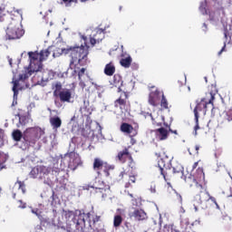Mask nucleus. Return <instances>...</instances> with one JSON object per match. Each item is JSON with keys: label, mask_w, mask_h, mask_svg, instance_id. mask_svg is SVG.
Listing matches in <instances>:
<instances>
[{"label": "nucleus", "mask_w": 232, "mask_h": 232, "mask_svg": "<svg viewBox=\"0 0 232 232\" xmlns=\"http://www.w3.org/2000/svg\"><path fill=\"white\" fill-rule=\"evenodd\" d=\"M82 2H86L88 0H81ZM63 3H64L65 5H68L70 3H77V0H63Z\"/></svg>", "instance_id": "nucleus-43"}, {"label": "nucleus", "mask_w": 232, "mask_h": 232, "mask_svg": "<svg viewBox=\"0 0 232 232\" xmlns=\"http://www.w3.org/2000/svg\"><path fill=\"white\" fill-rule=\"evenodd\" d=\"M61 102H70L72 99V92L70 90H64L57 94Z\"/></svg>", "instance_id": "nucleus-20"}, {"label": "nucleus", "mask_w": 232, "mask_h": 232, "mask_svg": "<svg viewBox=\"0 0 232 232\" xmlns=\"http://www.w3.org/2000/svg\"><path fill=\"white\" fill-rule=\"evenodd\" d=\"M226 120L228 121V122H230V121H232V110H229L227 111Z\"/></svg>", "instance_id": "nucleus-40"}, {"label": "nucleus", "mask_w": 232, "mask_h": 232, "mask_svg": "<svg viewBox=\"0 0 232 232\" xmlns=\"http://www.w3.org/2000/svg\"><path fill=\"white\" fill-rule=\"evenodd\" d=\"M224 50H226V44H224L222 49L219 51L218 55H220L222 53V52H224Z\"/></svg>", "instance_id": "nucleus-49"}, {"label": "nucleus", "mask_w": 232, "mask_h": 232, "mask_svg": "<svg viewBox=\"0 0 232 232\" xmlns=\"http://www.w3.org/2000/svg\"><path fill=\"white\" fill-rule=\"evenodd\" d=\"M104 73L109 77H111V75L115 73V64H113L112 62H110L105 65Z\"/></svg>", "instance_id": "nucleus-23"}, {"label": "nucleus", "mask_w": 232, "mask_h": 232, "mask_svg": "<svg viewBox=\"0 0 232 232\" xmlns=\"http://www.w3.org/2000/svg\"><path fill=\"white\" fill-rule=\"evenodd\" d=\"M2 155H3V152L0 151V157H2Z\"/></svg>", "instance_id": "nucleus-55"}, {"label": "nucleus", "mask_w": 232, "mask_h": 232, "mask_svg": "<svg viewBox=\"0 0 232 232\" xmlns=\"http://www.w3.org/2000/svg\"><path fill=\"white\" fill-rule=\"evenodd\" d=\"M120 130L122 133H126L127 135H131L133 133V126L130 123L122 122L121 124Z\"/></svg>", "instance_id": "nucleus-21"}, {"label": "nucleus", "mask_w": 232, "mask_h": 232, "mask_svg": "<svg viewBox=\"0 0 232 232\" xmlns=\"http://www.w3.org/2000/svg\"><path fill=\"white\" fill-rule=\"evenodd\" d=\"M24 35V30L19 27V24L15 20H12L6 29V39L14 41L15 39H21Z\"/></svg>", "instance_id": "nucleus-8"}, {"label": "nucleus", "mask_w": 232, "mask_h": 232, "mask_svg": "<svg viewBox=\"0 0 232 232\" xmlns=\"http://www.w3.org/2000/svg\"><path fill=\"white\" fill-rule=\"evenodd\" d=\"M15 184H18V188L22 190V193H26V184H24V181L17 180Z\"/></svg>", "instance_id": "nucleus-35"}, {"label": "nucleus", "mask_w": 232, "mask_h": 232, "mask_svg": "<svg viewBox=\"0 0 232 232\" xmlns=\"http://www.w3.org/2000/svg\"><path fill=\"white\" fill-rule=\"evenodd\" d=\"M79 81H80L79 86H80L82 90H84V88H86V83H84V80L82 79V80H79Z\"/></svg>", "instance_id": "nucleus-44"}, {"label": "nucleus", "mask_w": 232, "mask_h": 232, "mask_svg": "<svg viewBox=\"0 0 232 232\" xmlns=\"http://www.w3.org/2000/svg\"><path fill=\"white\" fill-rule=\"evenodd\" d=\"M63 217L66 218V229L69 232H99L102 227L101 216L92 215L90 212L63 210Z\"/></svg>", "instance_id": "nucleus-1"}, {"label": "nucleus", "mask_w": 232, "mask_h": 232, "mask_svg": "<svg viewBox=\"0 0 232 232\" xmlns=\"http://www.w3.org/2000/svg\"><path fill=\"white\" fill-rule=\"evenodd\" d=\"M90 188H93V186H88L87 188H85V189H90Z\"/></svg>", "instance_id": "nucleus-53"}, {"label": "nucleus", "mask_w": 232, "mask_h": 232, "mask_svg": "<svg viewBox=\"0 0 232 232\" xmlns=\"http://www.w3.org/2000/svg\"><path fill=\"white\" fill-rule=\"evenodd\" d=\"M169 131H170V133H174V135H179V132L177 130L169 129Z\"/></svg>", "instance_id": "nucleus-48"}, {"label": "nucleus", "mask_w": 232, "mask_h": 232, "mask_svg": "<svg viewBox=\"0 0 232 232\" xmlns=\"http://www.w3.org/2000/svg\"><path fill=\"white\" fill-rule=\"evenodd\" d=\"M156 155L160 158L158 160V169L165 180L166 177L171 175V173L172 175L180 173V169L171 167V160H173V155L171 153L163 150L161 153H156Z\"/></svg>", "instance_id": "nucleus-3"}, {"label": "nucleus", "mask_w": 232, "mask_h": 232, "mask_svg": "<svg viewBox=\"0 0 232 232\" xmlns=\"http://www.w3.org/2000/svg\"><path fill=\"white\" fill-rule=\"evenodd\" d=\"M192 177H195L199 182L200 180H204L206 175L204 174V169L198 167L196 170V173L192 175Z\"/></svg>", "instance_id": "nucleus-26"}, {"label": "nucleus", "mask_w": 232, "mask_h": 232, "mask_svg": "<svg viewBox=\"0 0 232 232\" xmlns=\"http://www.w3.org/2000/svg\"><path fill=\"white\" fill-rule=\"evenodd\" d=\"M154 133L159 139V140H166L168 137H169V130L164 129V127H160V129H156Z\"/></svg>", "instance_id": "nucleus-18"}, {"label": "nucleus", "mask_w": 232, "mask_h": 232, "mask_svg": "<svg viewBox=\"0 0 232 232\" xmlns=\"http://www.w3.org/2000/svg\"><path fill=\"white\" fill-rule=\"evenodd\" d=\"M130 106V96L125 92H121L120 97L114 101V108H120L121 111H128Z\"/></svg>", "instance_id": "nucleus-11"}, {"label": "nucleus", "mask_w": 232, "mask_h": 232, "mask_svg": "<svg viewBox=\"0 0 232 232\" xmlns=\"http://www.w3.org/2000/svg\"><path fill=\"white\" fill-rule=\"evenodd\" d=\"M160 104L162 108V110H169V103L168 102V99H166V96L164 93L161 94V99L160 100Z\"/></svg>", "instance_id": "nucleus-30"}, {"label": "nucleus", "mask_w": 232, "mask_h": 232, "mask_svg": "<svg viewBox=\"0 0 232 232\" xmlns=\"http://www.w3.org/2000/svg\"><path fill=\"white\" fill-rule=\"evenodd\" d=\"M152 124L154 126H162V123L161 122H157V121H155V119L152 118Z\"/></svg>", "instance_id": "nucleus-46"}, {"label": "nucleus", "mask_w": 232, "mask_h": 232, "mask_svg": "<svg viewBox=\"0 0 232 232\" xmlns=\"http://www.w3.org/2000/svg\"><path fill=\"white\" fill-rule=\"evenodd\" d=\"M51 170L53 171V173H55V174L61 173V169H59L57 167H53V169H51Z\"/></svg>", "instance_id": "nucleus-45"}, {"label": "nucleus", "mask_w": 232, "mask_h": 232, "mask_svg": "<svg viewBox=\"0 0 232 232\" xmlns=\"http://www.w3.org/2000/svg\"><path fill=\"white\" fill-rule=\"evenodd\" d=\"M84 75H86V68H82L78 71V79L79 81H82L84 79Z\"/></svg>", "instance_id": "nucleus-37"}, {"label": "nucleus", "mask_w": 232, "mask_h": 232, "mask_svg": "<svg viewBox=\"0 0 232 232\" xmlns=\"http://www.w3.org/2000/svg\"><path fill=\"white\" fill-rule=\"evenodd\" d=\"M196 200L198 204L200 205L202 209H208V208H215L216 209H220V206L217 203V198L209 195L208 188L206 187H201V188L196 190Z\"/></svg>", "instance_id": "nucleus-4"}, {"label": "nucleus", "mask_w": 232, "mask_h": 232, "mask_svg": "<svg viewBox=\"0 0 232 232\" xmlns=\"http://www.w3.org/2000/svg\"><path fill=\"white\" fill-rule=\"evenodd\" d=\"M215 101V92H209L206 93V98L201 99L199 102L197 103L196 107L194 108V117H196V121L200 119V112L203 115H206V111H208V104H212Z\"/></svg>", "instance_id": "nucleus-5"}, {"label": "nucleus", "mask_w": 232, "mask_h": 232, "mask_svg": "<svg viewBox=\"0 0 232 232\" xmlns=\"http://www.w3.org/2000/svg\"><path fill=\"white\" fill-rule=\"evenodd\" d=\"M82 45L63 49L62 52L65 55L71 57L70 67L77 68V66H86L88 63V55L90 53V45H88V37L82 35Z\"/></svg>", "instance_id": "nucleus-2"}, {"label": "nucleus", "mask_w": 232, "mask_h": 232, "mask_svg": "<svg viewBox=\"0 0 232 232\" xmlns=\"http://www.w3.org/2000/svg\"><path fill=\"white\" fill-rule=\"evenodd\" d=\"M185 182L187 186L195 193L198 191V189H202V184H200V181L195 178V176L190 175L188 178L185 179Z\"/></svg>", "instance_id": "nucleus-14"}, {"label": "nucleus", "mask_w": 232, "mask_h": 232, "mask_svg": "<svg viewBox=\"0 0 232 232\" xmlns=\"http://www.w3.org/2000/svg\"><path fill=\"white\" fill-rule=\"evenodd\" d=\"M29 69L28 73L32 75L33 73H37L39 72H43V61H41V54L39 52H29Z\"/></svg>", "instance_id": "nucleus-6"}, {"label": "nucleus", "mask_w": 232, "mask_h": 232, "mask_svg": "<svg viewBox=\"0 0 232 232\" xmlns=\"http://www.w3.org/2000/svg\"><path fill=\"white\" fill-rule=\"evenodd\" d=\"M63 90V84L61 82H56L55 83V90L53 91V95L54 97H57V94L62 92Z\"/></svg>", "instance_id": "nucleus-36"}, {"label": "nucleus", "mask_w": 232, "mask_h": 232, "mask_svg": "<svg viewBox=\"0 0 232 232\" xmlns=\"http://www.w3.org/2000/svg\"><path fill=\"white\" fill-rule=\"evenodd\" d=\"M195 122H196V125L194 127V135H198L197 131L200 130V125H198V119L197 121V117H195Z\"/></svg>", "instance_id": "nucleus-38"}, {"label": "nucleus", "mask_w": 232, "mask_h": 232, "mask_svg": "<svg viewBox=\"0 0 232 232\" xmlns=\"http://www.w3.org/2000/svg\"><path fill=\"white\" fill-rule=\"evenodd\" d=\"M50 53H51L50 47L45 50H42L40 52V61H42V63L44 61H46V59H48V57H50Z\"/></svg>", "instance_id": "nucleus-29"}, {"label": "nucleus", "mask_w": 232, "mask_h": 232, "mask_svg": "<svg viewBox=\"0 0 232 232\" xmlns=\"http://www.w3.org/2000/svg\"><path fill=\"white\" fill-rule=\"evenodd\" d=\"M163 92H160L159 89H156L153 92H150L149 94V104L150 106H153L154 108H157L159 104H160V99L162 98Z\"/></svg>", "instance_id": "nucleus-12"}, {"label": "nucleus", "mask_w": 232, "mask_h": 232, "mask_svg": "<svg viewBox=\"0 0 232 232\" xmlns=\"http://www.w3.org/2000/svg\"><path fill=\"white\" fill-rule=\"evenodd\" d=\"M3 190V188L0 187V192Z\"/></svg>", "instance_id": "nucleus-56"}, {"label": "nucleus", "mask_w": 232, "mask_h": 232, "mask_svg": "<svg viewBox=\"0 0 232 232\" xmlns=\"http://www.w3.org/2000/svg\"><path fill=\"white\" fill-rule=\"evenodd\" d=\"M12 137L15 142H21V139H24V133L23 134L19 129H16L13 130Z\"/></svg>", "instance_id": "nucleus-25"}, {"label": "nucleus", "mask_w": 232, "mask_h": 232, "mask_svg": "<svg viewBox=\"0 0 232 232\" xmlns=\"http://www.w3.org/2000/svg\"><path fill=\"white\" fill-rule=\"evenodd\" d=\"M122 224V217L121 215L114 216L113 226L114 227H119Z\"/></svg>", "instance_id": "nucleus-34"}, {"label": "nucleus", "mask_w": 232, "mask_h": 232, "mask_svg": "<svg viewBox=\"0 0 232 232\" xmlns=\"http://www.w3.org/2000/svg\"><path fill=\"white\" fill-rule=\"evenodd\" d=\"M19 81H21L20 79L18 80H14L13 81V92H14V99H17V95H19V90H17V88H19Z\"/></svg>", "instance_id": "nucleus-31"}, {"label": "nucleus", "mask_w": 232, "mask_h": 232, "mask_svg": "<svg viewBox=\"0 0 232 232\" xmlns=\"http://www.w3.org/2000/svg\"><path fill=\"white\" fill-rule=\"evenodd\" d=\"M119 180H122L125 183L124 187L126 188H131V184L137 182V178L135 175L128 174L126 171H121L119 175Z\"/></svg>", "instance_id": "nucleus-13"}, {"label": "nucleus", "mask_w": 232, "mask_h": 232, "mask_svg": "<svg viewBox=\"0 0 232 232\" xmlns=\"http://www.w3.org/2000/svg\"><path fill=\"white\" fill-rule=\"evenodd\" d=\"M44 135V130L41 128H30L24 131V140L29 145H35L37 140Z\"/></svg>", "instance_id": "nucleus-7"}, {"label": "nucleus", "mask_w": 232, "mask_h": 232, "mask_svg": "<svg viewBox=\"0 0 232 232\" xmlns=\"http://www.w3.org/2000/svg\"><path fill=\"white\" fill-rule=\"evenodd\" d=\"M194 155H198V150H200V146L199 145H196L194 147L191 148Z\"/></svg>", "instance_id": "nucleus-39"}, {"label": "nucleus", "mask_w": 232, "mask_h": 232, "mask_svg": "<svg viewBox=\"0 0 232 232\" xmlns=\"http://www.w3.org/2000/svg\"><path fill=\"white\" fill-rule=\"evenodd\" d=\"M197 168H198V161H196V162L192 165V171H195V169H197Z\"/></svg>", "instance_id": "nucleus-47"}, {"label": "nucleus", "mask_w": 232, "mask_h": 232, "mask_svg": "<svg viewBox=\"0 0 232 232\" xmlns=\"http://www.w3.org/2000/svg\"><path fill=\"white\" fill-rule=\"evenodd\" d=\"M26 79H28V74L27 73L19 74L18 80L26 81Z\"/></svg>", "instance_id": "nucleus-42"}, {"label": "nucleus", "mask_w": 232, "mask_h": 232, "mask_svg": "<svg viewBox=\"0 0 232 232\" xmlns=\"http://www.w3.org/2000/svg\"><path fill=\"white\" fill-rule=\"evenodd\" d=\"M50 124L54 130H57L58 128H61L63 121H61V118H59L58 116H55L50 119Z\"/></svg>", "instance_id": "nucleus-24"}, {"label": "nucleus", "mask_w": 232, "mask_h": 232, "mask_svg": "<svg viewBox=\"0 0 232 232\" xmlns=\"http://www.w3.org/2000/svg\"><path fill=\"white\" fill-rule=\"evenodd\" d=\"M92 169L98 175H101V171L103 169L105 177H110V171L115 169V166L108 164V162L102 160L101 158H95L92 163Z\"/></svg>", "instance_id": "nucleus-9"}, {"label": "nucleus", "mask_w": 232, "mask_h": 232, "mask_svg": "<svg viewBox=\"0 0 232 232\" xmlns=\"http://www.w3.org/2000/svg\"><path fill=\"white\" fill-rule=\"evenodd\" d=\"M191 89L188 87V91H190Z\"/></svg>", "instance_id": "nucleus-58"}, {"label": "nucleus", "mask_w": 232, "mask_h": 232, "mask_svg": "<svg viewBox=\"0 0 232 232\" xmlns=\"http://www.w3.org/2000/svg\"><path fill=\"white\" fill-rule=\"evenodd\" d=\"M123 81H122V76H121V74L116 73L113 76L112 81L111 82V84L112 86H114L115 88H118V92H122V84H123Z\"/></svg>", "instance_id": "nucleus-19"}, {"label": "nucleus", "mask_w": 232, "mask_h": 232, "mask_svg": "<svg viewBox=\"0 0 232 232\" xmlns=\"http://www.w3.org/2000/svg\"><path fill=\"white\" fill-rule=\"evenodd\" d=\"M32 213H34V215H36V217H38V218L41 220V224H46V222H48V219L43 218V216H41V214L39 213V209H32Z\"/></svg>", "instance_id": "nucleus-33"}, {"label": "nucleus", "mask_w": 232, "mask_h": 232, "mask_svg": "<svg viewBox=\"0 0 232 232\" xmlns=\"http://www.w3.org/2000/svg\"><path fill=\"white\" fill-rule=\"evenodd\" d=\"M172 232H180V231H179V230H177V229H174V230H172Z\"/></svg>", "instance_id": "nucleus-54"}, {"label": "nucleus", "mask_w": 232, "mask_h": 232, "mask_svg": "<svg viewBox=\"0 0 232 232\" xmlns=\"http://www.w3.org/2000/svg\"><path fill=\"white\" fill-rule=\"evenodd\" d=\"M14 198H15V194H14Z\"/></svg>", "instance_id": "nucleus-57"}, {"label": "nucleus", "mask_w": 232, "mask_h": 232, "mask_svg": "<svg viewBox=\"0 0 232 232\" xmlns=\"http://www.w3.org/2000/svg\"><path fill=\"white\" fill-rule=\"evenodd\" d=\"M18 208H20V209L26 208V203L23 202V200H18Z\"/></svg>", "instance_id": "nucleus-41"}, {"label": "nucleus", "mask_w": 232, "mask_h": 232, "mask_svg": "<svg viewBox=\"0 0 232 232\" xmlns=\"http://www.w3.org/2000/svg\"><path fill=\"white\" fill-rule=\"evenodd\" d=\"M3 168H5V166H3V164H0V171L1 169H3Z\"/></svg>", "instance_id": "nucleus-52"}, {"label": "nucleus", "mask_w": 232, "mask_h": 232, "mask_svg": "<svg viewBox=\"0 0 232 232\" xmlns=\"http://www.w3.org/2000/svg\"><path fill=\"white\" fill-rule=\"evenodd\" d=\"M38 168H39V175L41 179L50 175V172L52 171V168L46 167L44 165H40L38 166Z\"/></svg>", "instance_id": "nucleus-22"}, {"label": "nucleus", "mask_w": 232, "mask_h": 232, "mask_svg": "<svg viewBox=\"0 0 232 232\" xmlns=\"http://www.w3.org/2000/svg\"><path fill=\"white\" fill-rule=\"evenodd\" d=\"M65 159H68V168L72 171H75L79 166H82L81 156L74 151L65 154Z\"/></svg>", "instance_id": "nucleus-10"}, {"label": "nucleus", "mask_w": 232, "mask_h": 232, "mask_svg": "<svg viewBox=\"0 0 232 232\" xmlns=\"http://www.w3.org/2000/svg\"><path fill=\"white\" fill-rule=\"evenodd\" d=\"M39 166H36L32 169L30 171V177L31 179H40V174H39Z\"/></svg>", "instance_id": "nucleus-32"}, {"label": "nucleus", "mask_w": 232, "mask_h": 232, "mask_svg": "<svg viewBox=\"0 0 232 232\" xmlns=\"http://www.w3.org/2000/svg\"><path fill=\"white\" fill-rule=\"evenodd\" d=\"M96 193H101L102 198H108V196L111 193L110 187L96 188Z\"/></svg>", "instance_id": "nucleus-27"}, {"label": "nucleus", "mask_w": 232, "mask_h": 232, "mask_svg": "<svg viewBox=\"0 0 232 232\" xmlns=\"http://www.w3.org/2000/svg\"><path fill=\"white\" fill-rule=\"evenodd\" d=\"M130 198H133V194L128 193Z\"/></svg>", "instance_id": "nucleus-51"}, {"label": "nucleus", "mask_w": 232, "mask_h": 232, "mask_svg": "<svg viewBox=\"0 0 232 232\" xmlns=\"http://www.w3.org/2000/svg\"><path fill=\"white\" fill-rule=\"evenodd\" d=\"M116 160L121 164H126V160H130V162H133V156H131L130 149L125 147L124 150L118 152Z\"/></svg>", "instance_id": "nucleus-15"}, {"label": "nucleus", "mask_w": 232, "mask_h": 232, "mask_svg": "<svg viewBox=\"0 0 232 232\" xmlns=\"http://www.w3.org/2000/svg\"><path fill=\"white\" fill-rule=\"evenodd\" d=\"M130 218H134V220H146L148 218V214L141 208H136L131 214H130Z\"/></svg>", "instance_id": "nucleus-16"}, {"label": "nucleus", "mask_w": 232, "mask_h": 232, "mask_svg": "<svg viewBox=\"0 0 232 232\" xmlns=\"http://www.w3.org/2000/svg\"><path fill=\"white\" fill-rule=\"evenodd\" d=\"M103 39H104V31L101 29L97 30L92 36H90L91 46H95L97 43H101V41H102Z\"/></svg>", "instance_id": "nucleus-17"}, {"label": "nucleus", "mask_w": 232, "mask_h": 232, "mask_svg": "<svg viewBox=\"0 0 232 232\" xmlns=\"http://www.w3.org/2000/svg\"><path fill=\"white\" fill-rule=\"evenodd\" d=\"M224 35H225V38L227 39V31H225Z\"/></svg>", "instance_id": "nucleus-50"}, {"label": "nucleus", "mask_w": 232, "mask_h": 232, "mask_svg": "<svg viewBox=\"0 0 232 232\" xmlns=\"http://www.w3.org/2000/svg\"><path fill=\"white\" fill-rule=\"evenodd\" d=\"M131 56H128L126 58H121L120 63L123 68H130V66H131Z\"/></svg>", "instance_id": "nucleus-28"}]
</instances>
